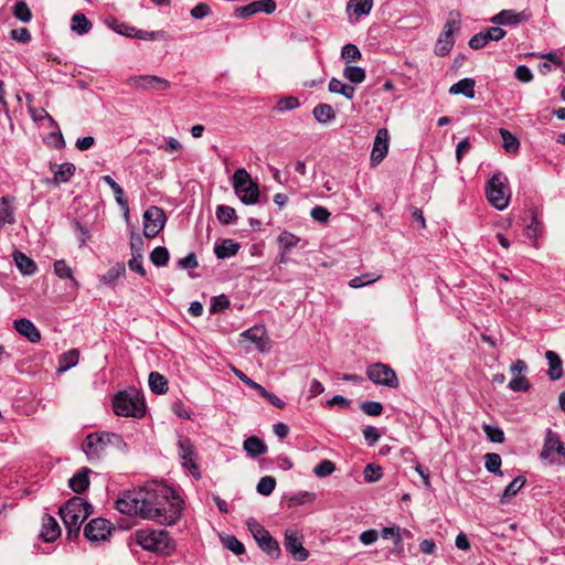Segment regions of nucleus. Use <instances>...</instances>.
<instances>
[{
  "label": "nucleus",
  "instance_id": "obj_1",
  "mask_svg": "<svg viewBox=\"0 0 565 565\" xmlns=\"http://www.w3.org/2000/svg\"><path fill=\"white\" fill-rule=\"evenodd\" d=\"M142 493L141 518L160 524H174L182 512V500L164 484L149 483L138 489Z\"/></svg>",
  "mask_w": 565,
  "mask_h": 565
},
{
  "label": "nucleus",
  "instance_id": "obj_2",
  "mask_svg": "<svg viewBox=\"0 0 565 565\" xmlns=\"http://www.w3.org/2000/svg\"><path fill=\"white\" fill-rule=\"evenodd\" d=\"M82 449L87 459L93 462L102 459L108 450L127 454L128 445L119 434L96 431L86 436L82 444Z\"/></svg>",
  "mask_w": 565,
  "mask_h": 565
},
{
  "label": "nucleus",
  "instance_id": "obj_3",
  "mask_svg": "<svg viewBox=\"0 0 565 565\" xmlns=\"http://www.w3.org/2000/svg\"><path fill=\"white\" fill-rule=\"evenodd\" d=\"M68 537H76L83 522L92 514V505L81 497L71 498L58 510Z\"/></svg>",
  "mask_w": 565,
  "mask_h": 565
},
{
  "label": "nucleus",
  "instance_id": "obj_4",
  "mask_svg": "<svg viewBox=\"0 0 565 565\" xmlns=\"http://www.w3.org/2000/svg\"><path fill=\"white\" fill-rule=\"evenodd\" d=\"M134 537L141 548L161 555H170L175 548L174 541L166 530L143 527L137 530Z\"/></svg>",
  "mask_w": 565,
  "mask_h": 565
},
{
  "label": "nucleus",
  "instance_id": "obj_5",
  "mask_svg": "<svg viewBox=\"0 0 565 565\" xmlns=\"http://www.w3.org/2000/svg\"><path fill=\"white\" fill-rule=\"evenodd\" d=\"M118 416L140 418L146 413L143 398L138 393L119 392L113 401Z\"/></svg>",
  "mask_w": 565,
  "mask_h": 565
},
{
  "label": "nucleus",
  "instance_id": "obj_6",
  "mask_svg": "<svg viewBox=\"0 0 565 565\" xmlns=\"http://www.w3.org/2000/svg\"><path fill=\"white\" fill-rule=\"evenodd\" d=\"M233 188L239 200L252 205L257 203L259 198L258 184L253 182L249 173L244 169H237L233 174Z\"/></svg>",
  "mask_w": 565,
  "mask_h": 565
},
{
  "label": "nucleus",
  "instance_id": "obj_7",
  "mask_svg": "<svg viewBox=\"0 0 565 565\" xmlns=\"http://www.w3.org/2000/svg\"><path fill=\"white\" fill-rule=\"evenodd\" d=\"M507 182V177L501 172H497L487 182L486 186L488 201L500 211L504 210L509 204L510 191Z\"/></svg>",
  "mask_w": 565,
  "mask_h": 565
},
{
  "label": "nucleus",
  "instance_id": "obj_8",
  "mask_svg": "<svg viewBox=\"0 0 565 565\" xmlns=\"http://www.w3.org/2000/svg\"><path fill=\"white\" fill-rule=\"evenodd\" d=\"M460 30V14L457 11H451L448 14V19L444 25V30L440 33L439 38L436 41L435 44V53L438 56H445L447 55L454 44L455 39L454 34L459 32Z\"/></svg>",
  "mask_w": 565,
  "mask_h": 565
},
{
  "label": "nucleus",
  "instance_id": "obj_9",
  "mask_svg": "<svg viewBox=\"0 0 565 565\" xmlns=\"http://www.w3.org/2000/svg\"><path fill=\"white\" fill-rule=\"evenodd\" d=\"M366 375L376 385L396 388L399 385L395 371L387 364L377 362L367 366Z\"/></svg>",
  "mask_w": 565,
  "mask_h": 565
},
{
  "label": "nucleus",
  "instance_id": "obj_10",
  "mask_svg": "<svg viewBox=\"0 0 565 565\" xmlns=\"http://www.w3.org/2000/svg\"><path fill=\"white\" fill-rule=\"evenodd\" d=\"M127 85L143 92H164L171 87V83L157 75H134L128 77Z\"/></svg>",
  "mask_w": 565,
  "mask_h": 565
},
{
  "label": "nucleus",
  "instance_id": "obj_11",
  "mask_svg": "<svg viewBox=\"0 0 565 565\" xmlns=\"http://www.w3.org/2000/svg\"><path fill=\"white\" fill-rule=\"evenodd\" d=\"M166 215L162 209L150 206L143 214V235L146 237H156L163 228Z\"/></svg>",
  "mask_w": 565,
  "mask_h": 565
},
{
  "label": "nucleus",
  "instance_id": "obj_12",
  "mask_svg": "<svg viewBox=\"0 0 565 565\" xmlns=\"http://www.w3.org/2000/svg\"><path fill=\"white\" fill-rule=\"evenodd\" d=\"M140 498L142 493L138 489L126 491L117 499L115 507L122 514L141 516Z\"/></svg>",
  "mask_w": 565,
  "mask_h": 565
},
{
  "label": "nucleus",
  "instance_id": "obj_13",
  "mask_svg": "<svg viewBox=\"0 0 565 565\" xmlns=\"http://www.w3.org/2000/svg\"><path fill=\"white\" fill-rule=\"evenodd\" d=\"M284 545L294 559L303 562L308 558L309 552L302 545V536L292 529L285 531Z\"/></svg>",
  "mask_w": 565,
  "mask_h": 565
},
{
  "label": "nucleus",
  "instance_id": "obj_14",
  "mask_svg": "<svg viewBox=\"0 0 565 565\" xmlns=\"http://www.w3.org/2000/svg\"><path fill=\"white\" fill-rule=\"evenodd\" d=\"M554 452L565 458V444L555 431L547 429L540 458L542 460H548L550 463H554L555 460L552 458Z\"/></svg>",
  "mask_w": 565,
  "mask_h": 565
},
{
  "label": "nucleus",
  "instance_id": "obj_15",
  "mask_svg": "<svg viewBox=\"0 0 565 565\" xmlns=\"http://www.w3.org/2000/svg\"><path fill=\"white\" fill-rule=\"evenodd\" d=\"M276 10L274 0H256L246 6L238 7L234 10V15L238 19H246L257 12L273 13Z\"/></svg>",
  "mask_w": 565,
  "mask_h": 565
},
{
  "label": "nucleus",
  "instance_id": "obj_16",
  "mask_svg": "<svg viewBox=\"0 0 565 565\" xmlns=\"http://www.w3.org/2000/svg\"><path fill=\"white\" fill-rule=\"evenodd\" d=\"M390 146V135L386 128H381L377 130L373 148L371 152V162L373 166L380 164L384 158L387 156Z\"/></svg>",
  "mask_w": 565,
  "mask_h": 565
},
{
  "label": "nucleus",
  "instance_id": "obj_17",
  "mask_svg": "<svg viewBox=\"0 0 565 565\" xmlns=\"http://www.w3.org/2000/svg\"><path fill=\"white\" fill-rule=\"evenodd\" d=\"M111 526L106 519L97 518L88 522L84 535L92 542L105 541L110 534Z\"/></svg>",
  "mask_w": 565,
  "mask_h": 565
},
{
  "label": "nucleus",
  "instance_id": "obj_18",
  "mask_svg": "<svg viewBox=\"0 0 565 565\" xmlns=\"http://www.w3.org/2000/svg\"><path fill=\"white\" fill-rule=\"evenodd\" d=\"M241 337L254 343L260 352L269 351V338L264 326H254L242 332Z\"/></svg>",
  "mask_w": 565,
  "mask_h": 565
},
{
  "label": "nucleus",
  "instance_id": "obj_19",
  "mask_svg": "<svg viewBox=\"0 0 565 565\" xmlns=\"http://www.w3.org/2000/svg\"><path fill=\"white\" fill-rule=\"evenodd\" d=\"M13 327L19 334L26 338L30 342H40L41 333L31 320L26 318L15 319L13 321Z\"/></svg>",
  "mask_w": 565,
  "mask_h": 565
},
{
  "label": "nucleus",
  "instance_id": "obj_20",
  "mask_svg": "<svg viewBox=\"0 0 565 565\" xmlns=\"http://www.w3.org/2000/svg\"><path fill=\"white\" fill-rule=\"evenodd\" d=\"M527 15L524 12H515L514 10H502L493 15L490 21L495 25H518L523 20H526Z\"/></svg>",
  "mask_w": 565,
  "mask_h": 565
},
{
  "label": "nucleus",
  "instance_id": "obj_21",
  "mask_svg": "<svg viewBox=\"0 0 565 565\" xmlns=\"http://www.w3.org/2000/svg\"><path fill=\"white\" fill-rule=\"evenodd\" d=\"M178 448L183 466L196 470L194 447L191 440L189 438H180L178 440Z\"/></svg>",
  "mask_w": 565,
  "mask_h": 565
},
{
  "label": "nucleus",
  "instance_id": "obj_22",
  "mask_svg": "<svg viewBox=\"0 0 565 565\" xmlns=\"http://www.w3.org/2000/svg\"><path fill=\"white\" fill-rule=\"evenodd\" d=\"M40 535L45 542H53L61 535V527L53 516L45 515L43 518Z\"/></svg>",
  "mask_w": 565,
  "mask_h": 565
},
{
  "label": "nucleus",
  "instance_id": "obj_23",
  "mask_svg": "<svg viewBox=\"0 0 565 565\" xmlns=\"http://www.w3.org/2000/svg\"><path fill=\"white\" fill-rule=\"evenodd\" d=\"M14 201L15 198L12 195L2 196L0 199V223L2 225L13 224L15 222Z\"/></svg>",
  "mask_w": 565,
  "mask_h": 565
},
{
  "label": "nucleus",
  "instance_id": "obj_24",
  "mask_svg": "<svg viewBox=\"0 0 565 565\" xmlns=\"http://www.w3.org/2000/svg\"><path fill=\"white\" fill-rule=\"evenodd\" d=\"M90 472L89 468H82L68 480V487L77 494L83 493L89 487L88 475Z\"/></svg>",
  "mask_w": 565,
  "mask_h": 565
},
{
  "label": "nucleus",
  "instance_id": "obj_25",
  "mask_svg": "<svg viewBox=\"0 0 565 565\" xmlns=\"http://www.w3.org/2000/svg\"><path fill=\"white\" fill-rule=\"evenodd\" d=\"M373 7V0H350L347 4V12L350 17L360 19L367 15Z\"/></svg>",
  "mask_w": 565,
  "mask_h": 565
},
{
  "label": "nucleus",
  "instance_id": "obj_26",
  "mask_svg": "<svg viewBox=\"0 0 565 565\" xmlns=\"http://www.w3.org/2000/svg\"><path fill=\"white\" fill-rule=\"evenodd\" d=\"M545 358L548 362V377L552 381L559 380L563 376L562 360L558 354L554 351H546Z\"/></svg>",
  "mask_w": 565,
  "mask_h": 565
},
{
  "label": "nucleus",
  "instance_id": "obj_27",
  "mask_svg": "<svg viewBox=\"0 0 565 565\" xmlns=\"http://www.w3.org/2000/svg\"><path fill=\"white\" fill-rule=\"evenodd\" d=\"M239 244L233 239H223L220 244L215 245L214 252L217 258L224 259L237 254Z\"/></svg>",
  "mask_w": 565,
  "mask_h": 565
},
{
  "label": "nucleus",
  "instance_id": "obj_28",
  "mask_svg": "<svg viewBox=\"0 0 565 565\" xmlns=\"http://www.w3.org/2000/svg\"><path fill=\"white\" fill-rule=\"evenodd\" d=\"M244 450L253 458L267 451L266 444L258 437L252 436L244 440Z\"/></svg>",
  "mask_w": 565,
  "mask_h": 565
},
{
  "label": "nucleus",
  "instance_id": "obj_29",
  "mask_svg": "<svg viewBox=\"0 0 565 565\" xmlns=\"http://www.w3.org/2000/svg\"><path fill=\"white\" fill-rule=\"evenodd\" d=\"M475 85L476 82L472 78H463L455 83L450 88L449 93L454 95L462 94L468 98L475 97Z\"/></svg>",
  "mask_w": 565,
  "mask_h": 565
},
{
  "label": "nucleus",
  "instance_id": "obj_30",
  "mask_svg": "<svg viewBox=\"0 0 565 565\" xmlns=\"http://www.w3.org/2000/svg\"><path fill=\"white\" fill-rule=\"evenodd\" d=\"M92 22L86 18L84 13L77 12L72 17L71 29L78 35H84L92 30Z\"/></svg>",
  "mask_w": 565,
  "mask_h": 565
},
{
  "label": "nucleus",
  "instance_id": "obj_31",
  "mask_svg": "<svg viewBox=\"0 0 565 565\" xmlns=\"http://www.w3.org/2000/svg\"><path fill=\"white\" fill-rule=\"evenodd\" d=\"M13 257H14L17 267L23 275L31 276L36 271V264L34 263L33 259L28 257L25 254H23L21 252H15L13 254Z\"/></svg>",
  "mask_w": 565,
  "mask_h": 565
},
{
  "label": "nucleus",
  "instance_id": "obj_32",
  "mask_svg": "<svg viewBox=\"0 0 565 565\" xmlns=\"http://www.w3.org/2000/svg\"><path fill=\"white\" fill-rule=\"evenodd\" d=\"M526 479L523 476L515 477L504 489L502 497L500 499L501 503H508L511 498L515 497L519 491L525 484Z\"/></svg>",
  "mask_w": 565,
  "mask_h": 565
},
{
  "label": "nucleus",
  "instance_id": "obj_33",
  "mask_svg": "<svg viewBox=\"0 0 565 565\" xmlns=\"http://www.w3.org/2000/svg\"><path fill=\"white\" fill-rule=\"evenodd\" d=\"M328 88L329 92L333 94H341L342 96L350 100L353 99L355 93V88L353 86L348 85L334 77L330 79Z\"/></svg>",
  "mask_w": 565,
  "mask_h": 565
},
{
  "label": "nucleus",
  "instance_id": "obj_34",
  "mask_svg": "<svg viewBox=\"0 0 565 565\" xmlns=\"http://www.w3.org/2000/svg\"><path fill=\"white\" fill-rule=\"evenodd\" d=\"M79 360V352L76 349H72L65 353H63L58 358V367L57 371L60 373L66 372L67 370L74 367Z\"/></svg>",
  "mask_w": 565,
  "mask_h": 565
},
{
  "label": "nucleus",
  "instance_id": "obj_35",
  "mask_svg": "<svg viewBox=\"0 0 565 565\" xmlns=\"http://www.w3.org/2000/svg\"><path fill=\"white\" fill-rule=\"evenodd\" d=\"M75 173V166L71 162L58 164L54 171L53 182L55 184L65 183L71 180Z\"/></svg>",
  "mask_w": 565,
  "mask_h": 565
},
{
  "label": "nucleus",
  "instance_id": "obj_36",
  "mask_svg": "<svg viewBox=\"0 0 565 565\" xmlns=\"http://www.w3.org/2000/svg\"><path fill=\"white\" fill-rule=\"evenodd\" d=\"M312 115L320 124H327L335 118V111L329 104H318L315 106Z\"/></svg>",
  "mask_w": 565,
  "mask_h": 565
},
{
  "label": "nucleus",
  "instance_id": "obj_37",
  "mask_svg": "<svg viewBox=\"0 0 565 565\" xmlns=\"http://www.w3.org/2000/svg\"><path fill=\"white\" fill-rule=\"evenodd\" d=\"M149 387L156 394H164L168 391V380L158 372L149 374Z\"/></svg>",
  "mask_w": 565,
  "mask_h": 565
},
{
  "label": "nucleus",
  "instance_id": "obj_38",
  "mask_svg": "<svg viewBox=\"0 0 565 565\" xmlns=\"http://www.w3.org/2000/svg\"><path fill=\"white\" fill-rule=\"evenodd\" d=\"M258 546L268 554L271 558H278L280 555V547L278 542L270 535H266L260 542L257 543Z\"/></svg>",
  "mask_w": 565,
  "mask_h": 565
},
{
  "label": "nucleus",
  "instance_id": "obj_39",
  "mask_svg": "<svg viewBox=\"0 0 565 565\" xmlns=\"http://www.w3.org/2000/svg\"><path fill=\"white\" fill-rule=\"evenodd\" d=\"M299 242V237L287 231L281 232L278 236V243L284 254L289 253Z\"/></svg>",
  "mask_w": 565,
  "mask_h": 565
},
{
  "label": "nucleus",
  "instance_id": "obj_40",
  "mask_svg": "<svg viewBox=\"0 0 565 565\" xmlns=\"http://www.w3.org/2000/svg\"><path fill=\"white\" fill-rule=\"evenodd\" d=\"M54 273L61 279H70L74 286L77 285V281L73 276L72 268L66 264L64 259H58L54 262Z\"/></svg>",
  "mask_w": 565,
  "mask_h": 565
},
{
  "label": "nucleus",
  "instance_id": "obj_41",
  "mask_svg": "<svg viewBox=\"0 0 565 565\" xmlns=\"http://www.w3.org/2000/svg\"><path fill=\"white\" fill-rule=\"evenodd\" d=\"M501 463H502V460H501L500 455H498V454L490 452L484 456V467L489 472H491L493 475H498V476L503 475L501 471Z\"/></svg>",
  "mask_w": 565,
  "mask_h": 565
},
{
  "label": "nucleus",
  "instance_id": "obj_42",
  "mask_svg": "<svg viewBox=\"0 0 565 565\" xmlns=\"http://www.w3.org/2000/svg\"><path fill=\"white\" fill-rule=\"evenodd\" d=\"M236 211L228 205H218L216 209V218L222 224H231L236 220Z\"/></svg>",
  "mask_w": 565,
  "mask_h": 565
},
{
  "label": "nucleus",
  "instance_id": "obj_43",
  "mask_svg": "<svg viewBox=\"0 0 565 565\" xmlns=\"http://www.w3.org/2000/svg\"><path fill=\"white\" fill-rule=\"evenodd\" d=\"M343 76L354 84H360L365 79V71L360 66H345Z\"/></svg>",
  "mask_w": 565,
  "mask_h": 565
},
{
  "label": "nucleus",
  "instance_id": "obj_44",
  "mask_svg": "<svg viewBox=\"0 0 565 565\" xmlns=\"http://www.w3.org/2000/svg\"><path fill=\"white\" fill-rule=\"evenodd\" d=\"M13 15L21 22H30L32 19V12L28 3L23 0L17 1L13 7Z\"/></svg>",
  "mask_w": 565,
  "mask_h": 565
},
{
  "label": "nucleus",
  "instance_id": "obj_45",
  "mask_svg": "<svg viewBox=\"0 0 565 565\" xmlns=\"http://www.w3.org/2000/svg\"><path fill=\"white\" fill-rule=\"evenodd\" d=\"M500 135L502 137L503 148L505 149V151L516 152L519 150L520 142L514 135H512L509 130L504 128L500 129Z\"/></svg>",
  "mask_w": 565,
  "mask_h": 565
},
{
  "label": "nucleus",
  "instance_id": "obj_46",
  "mask_svg": "<svg viewBox=\"0 0 565 565\" xmlns=\"http://www.w3.org/2000/svg\"><path fill=\"white\" fill-rule=\"evenodd\" d=\"M150 260L154 266H166L169 262V250L162 246L156 247L150 253Z\"/></svg>",
  "mask_w": 565,
  "mask_h": 565
},
{
  "label": "nucleus",
  "instance_id": "obj_47",
  "mask_svg": "<svg viewBox=\"0 0 565 565\" xmlns=\"http://www.w3.org/2000/svg\"><path fill=\"white\" fill-rule=\"evenodd\" d=\"M246 526L257 543L269 534V532L253 518L246 520Z\"/></svg>",
  "mask_w": 565,
  "mask_h": 565
},
{
  "label": "nucleus",
  "instance_id": "obj_48",
  "mask_svg": "<svg viewBox=\"0 0 565 565\" xmlns=\"http://www.w3.org/2000/svg\"><path fill=\"white\" fill-rule=\"evenodd\" d=\"M317 494L315 492L301 491L289 498V505H303L315 502Z\"/></svg>",
  "mask_w": 565,
  "mask_h": 565
},
{
  "label": "nucleus",
  "instance_id": "obj_49",
  "mask_svg": "<svg viewBox=\"0 0 565 565\" xmlns=\"http://www.w3.org/2000/svg\"><path fill=\"white\" fill-rule=\"evenodd\" d=\"M276 487V480L274 477L265 476L262 477L257 483V492L262 495H269L273 493Z\"/></svg>",
  "mask_w": 565,
  "mask_h": 565
},
{
  "label": "nucleus",
  "instance_id": "obj_50",
  "mask_svg": "<svg viewBox=\"0 0 565 565\" xmlns=\"http://www.w3.org/2000/svg\"><path fill=\"white\" fill-rule=\"evenodd\" d=\"M221 541H222L223 545L227 550L232 551L235 555H241L245 552V547H244L243 543H241L233 535L221 536Z\"/></svg>",
  "mask_w": 565,
  "mask_h": 565
},
{
  "label": "nucleus",
  "instance_id": "obj_51",
  "mask_svg": "<svg viewBox=\"0 0 565 565\" xmlns=\"http://www.w3.org/2000/svg\"><path fill=\"white\" fill-rule=\"evenodd\" d=\"M334 471L335 465L329 459L322 460L313 468V473L318 478H326L332 475Z\"/></svg>",
  "mask_w": 565,
  "mask_h": 565
},
{
  "label": "nucleus",
  "instance_id": "obj_52",
  "mask_svg": "<svg viewBox=\"0 0 565 565\" xmlns=\"http://www.w3.org/2000/svg\"><path fill=\"white\" fill-rule=\"evenodd\" d=\"M362 56L359 47L355 45V44H352V43H348L345 45L342 46V50H341V57L345 61V62H354V61H358L360 60Z\"/></svg>",
  "mask_w": 565,
  "mask_h": 565
},
{
  "label": "nucleus",
  "instance_id": "obj_53",
  "mask_svg": "<svg viewBox=\"0 0 565 565\" xmlns=\"http://www.w3.org/2000/svg\"><path fill=\"white\" fill-rule=\"evenodd\" d=\"M299 106H300V103H299L298 98H296L294 96H287V97L280 98L277 102L275 109L277 111H289V110H294V109L298 108Z\"/></svg>",
  "mask_w": 565,
  "mask_h": 565
},
{
  "label": "nucleus",
  "instance_id": "obj_54",
  "mask_svg": "<svg viewBox=\"0 0 565 565\" xmlns=\"http://www.w3.org/2000/svg\"><path fill=\"white\" fill-rule=\"evenodd\" d=\"M482 429L490 441L498 443V444H501L504 441V433L499 427H494L489 424H484L482 426Z\"/></svg>",
  "mask_w": 565,
  "mask_h": 565
},
{
  "label": "nucleus",
  "instance_id": "obj_55",
  "mask_svg": "<svg viewBox=\"0 0 565 565\" xmlns=\"http://www.w3.org/2000/svg\"><path fill=\"white\" fill-rule=\"evenodd\" d=\"M508 387L513 392H527L531 385L525 376H514L509 382Z\"/></svg>",
  "mask_w": 565,
  "mask_h": 565
},
{
  "label": "nucleus",
  "instance_id": "obj_56",
  "mask_svg": "<svg viewBox=\"0 0 565 565\" xmlns=\"http://www.w3.org/2000/svg\"><path fill=\"white\" fill-rule=\"evenodd\" d=\"M230 300L225 295H220L216 297H213L210 305V311L212 313H216L220 311H223L224 309L228 308Z\"/></svg>",
  "mask_w": 565,
  "mask_h": 565
},
{
  "label": "nucleus",
  "instance_id": "obj_57",
  "mask_svg": "<svg viewBox=\"0 0 565 565\" xmlns=\"http://www.w3.org/2000/svg\"><path fill=\"white\" fill-rule=\"evenodd\" d=\"M363 413L370 416H380L383 412V405L380 402L367 401L361 404Z\"/></svg>",
  "mask_w": 565,
  "mask_h": 565
},
{
  "label": "nucleus",
  "instance_id": "obj_58",
  "mask_svg": "<svg viewBox=\"0 0 565 565\" xmlns=\"http://www.w3.org/2000/svg\"><path fill=\"white\" fill-rule=\"evenodd\" d=\"M363 475H364V480L366 482H375V481L380 480L382 477L381 467L369 463L364 468Z\"/></svg>",
  "mask_w": 565,
  "mask_h": 565
},
{
  "label": "nucleus",
  "instance_id": "obj_59",
  "mask_svg": "<svg viewBox=\"0 0 565 565\" xmlns=\"http://www.w3.org/2000/svg\"><path fill=\"white\" fill-rule=\"evenodd\" d=\"M124 274L125 267L122 265H118L110 268L105 275H103L100 281L104 284H111Z\"/></svg>",
  "mask_w": 565,
  "mask_h": 565
},
{
  "label": "nucleus",
  "instance_id": "obj_60",
  "mask_svg": "<svg viewBox=\"0 0 565 565\" xmlns=\"http://www.w3.org/2000/svg\"><path fill=\"white\" fill-rule=\"evenodd\" d=\"M130 249L131 255L137 257H143V239L139 234H132L130 237Z\"/></svg>",
  "mask_w": 565,
  "mask_h": 565
},
{
  "label": "nucleus",
  "instance_id": "obj_61",
  "mask_svg": "<svg viewBox=\"0 0 565 565\" xmlns=\"http://www.w3.org/2000/svg\"><path fill=\"white\" fill-rule=\"evenodd\" d=\"M482 32L486 36L487 43L490 41H499L505 36V31L501 29L499 25L488 28Z\"/></svg>",
  "mask_w": 565,
  "mask_h": 565
},
{
  "label": "nucleus",
  "instance_id": "obj_62",
  "mask_svg": "<svg viewBox=\"0 0 565 565\" xmlns=\"http://www.w3.org/2000/svg\"><path fill=\"white\" fill-rule=\"evenodd\" d=\"M10 36L12 40L18 42L28 43L31 41V33L26 28L13 29L10 32Z\"/></svg>",
  "mask_w": 565,
  "mask_h": 565
},
{
  "label": "nucleus",
  "instance_id": "obj_63",
  "mask_svg": "<svg viewBox=\"0 0 565 565\" xmlns=\"http://www.w3.org/2000/svg\"><path fill=\"white\" fill-rule=\"evenodd\" d=\"M311 217L320 223H326L330 217V212L320 205L315 206L310 212Z\"/></svg>",
  "mask_w": 565,
  "mask_h": 565
},
{
  "label": "nucleus",
  "instance_id": "obj_64",
  "mask_svg": "<svg viewBox=\"0 0 565 565\" xmlns=\"http://www.w3.org/2000/svg\"><path fill=\"white\" fill-rule=\"evenodd\" d=\"M211 13V8L206 3H198L194 8L191 9V17L199 20L207 17Z\"/></svg>",
  "mask_w": 565,
  "mask_h": 565
}]
</instances>
